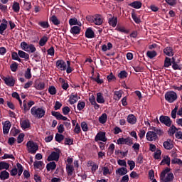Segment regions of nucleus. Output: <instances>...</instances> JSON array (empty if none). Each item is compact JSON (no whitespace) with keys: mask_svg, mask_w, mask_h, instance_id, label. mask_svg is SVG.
<instances>
[{"mask_svg":"<svg viewBox=\"0 0 182 182\" xmlns=\"http://www.w3.org/2000/svg\"><path fill=\"white\" fill-rule=\"evenodd\" d=\"M31 114L35 119H42L46 114V110L43 107L34 106L31 109Z\"/></svg>","mask_w":182,"mask_h":182,"instance_id":"1","label":"nucleus"},{"mask_svg":"<svg viewBox=\"0 0 182 182\" xmlns=\"http://www.w3.org/2000/svg\"><path fill=\"white\" fill-rule=\"evenodd\" d=\"M169 168H166L160 175V180H161L163 182H173V180H174V174L173 173L170 172Z\"/></svg>","mask_w":182,"mask_h":182,"instance_id":"2","label":"nucleus"},{"mask_svg":"<svg viewBox=\"0 0 182 182\" xmlns=\"http://www.w3.org/2000/svg\"><path fill=\"white\" fill-rule=\"evenodd\" d=\"M87 19L91 23H95V25H102L103 23V18L102 16L97 14L95 16H88Z\"/></svg>","mask_w":182,"mask_h":182,"instance_id":"3","label":"nucleus"},{"mask_svg":"<svg viewBox=\"0 0 182 182\" xmlns=\"http://www.w3.org/2000/svg\"><path fill=\"white\" fill-rule=\"evenodd\" d=\"M26 146L28 153H31V154H35V153H36L39 149L38 144L33 142V141H28Z\"/></svg>","mask_w":182,"mask_h":182,"instance_id":"4","label":"nucleus"},{"mask_svg":"<svg viewBox=\"0 0 182 182\" xmlns=\"http://www.w3.org/2000/svg\"><path fill=\"white\" fill-rule=\"evenodd\" d=\"M165 100L168 103H173V102L177 100V93H176L174 91H169L166 92Z\"/></svg>","mask_w":182,"mask_h":182,"instance_id":"5","label":"nucleus"},{"mask_svg":"<svg viewBox=\"0 0 182 182\" xmlns=\"http://www.w3.org/2000/svg\"><path fill=\"white\" fill-rule=\"evenodd\" d=\"M21 49L25 50V52H31V53H33L36 52V48L33 44H28L26 42H22L21 43Z\"/></svg>","mask_w":182,"mask_h":182,"instance_id":"6","label":"nucleus"},{"mask_svg":"<svg viewBox=\"0 0 182 182\" xmlns=\"http://www.w3.org/2000/svg\"><path fill=\"white\" fill-rule=\"evenodd\" d=\"M16 167L17 168H14L10 172L11 176H16V174H18V176L22 175V173H23V167L22 166V165L19 163H17Z\"/></svg>","mask_w":182,"mask_h":182,"instance_id":"7","label":"nucleus"},{"mask_svg":"<svg viewBox=\"0 0 182 182\" xmlns=\"http://www.w3.org/2000/svg\"><path fill=\"white\" fill-rule=\"evenodd\" d=\"M117 144H128V146H132L133 144V139L130 137L127 138H119L117 140Z\"/></svg>","mask_w":182,"mask_h":182,"instance_id":"8","label":"nucleus"},{"mask_svg":"<svg viewBox=\"0 0 182 182\" xmlns=\"http://www.w3.org/2000/svg\"><path fill=\"white\" fill-rule=\"evenodd\" d=\"M159 121L161 122V123H163L164 124H165V126H167L168 127H171V124H173L171 119H170L167 116H161L159 118Z\"/></svg>","mask_w":182,"mask_h":182,"instance_id":"9","label":"nucleus"},{"mask_svg":"<svg viewBox=\"0 0 182 182\" xmlns=\"http://www.w3.org/2000/svg\"><path fill=\"white\" fill-rule=\"evenodd\" d=\"M157 139H159V136L155 132L149 131L146 133V140H148V141H156Z\"/></svg>","mask_w":182,"mask_h":182,"instance_id":"10","label":"nucleus"},{"mask_svg":"<svg viewBox=\"0 0 182 182\" xmlns=\"http://www.w3.org/2000/svg\"><path fill=\"white\" fill-rule=\"evenodd\" d=\"M95 141H107V138L106 137V133L103 132H100L97 134L95 138Z\"/></svg>","mask_w":182,"mask_h":182,"instance_id":"11","label":"nucleus"},{"mask_svg":"<svg viewBox=\"0 0 182 182\" xmlns=\"http://www.w3.org/2000/svg\"><path fill=\"white\" fill-rule=\"evenodd\" d=\"M56 68L60 70H66V63L63 60L56 61Z\"/></svg>","mask_w":182,"mask_h":182,"instance_id":"12","label":"nucleus"},{"mask_svg":"<svg viewBox=\"0 0 182 182\" xmlns=\"http://www.w3.org/2000/svg\"><path fill=\"white\" fill-rule=\"evenodd\" d=\"M59 160V154L58 152L53 151L48 157V161H58Z\"/></svg>","mask_w":182,"mask_h":182,"instance_id":"13","label":"nucleus"},{"mask_svg":"<svg viewBox=\"0 0 182 182\" xmlns=\"http://www.w3.org/2000/svg\"><path fill=\"white\" fill-rule=\"evenodd\" d=\"M11 129V122L6 121L3 124V133L4 134H8Z\"/></svg>","mask_w":182,"mask_h":182,"instance_id":"14","label":"nucleus"},{"mask_svg":"<svg viewBox=\"0 0 182 182\" xmlns=\"http://www.w3.org/2000/svg\"><path fill=\"white\" fill-rule=\"evenodd\" d=\"M3 80H4L6 85H7V86H15V80H14L13 77H4Z\"/></svg>","mask_w":182,"mask_h":182,"instance_id":"15","label":"nucleus"},{"mask_svg":"<svg viewBox=\"0 0 182 182\" xmlns=\"http://www.w3.org/2000/svg\"><path fill=\"white\" fill-rule=\"evenodd\" d=\"M164 53H165L166 56H173L174 55V50L171 47H166L164 49Z\"/></svg>","mask_w":182,"mask_h":182,"instance_id":"16","label":"nucleus"},{"mask_svg":"<svg viewBox=\"0 0 182 182\" xmlns=\"http://www.w3.org/2000/svg\"><path fill=\"white\" fill-rule=\"evenodd\" d=\"M127 122L129 124H136L137 122V118L133 114H129L127 117Z\"/></svg>","mask_w":182,"mask_h":182,"instance_id":"17","label":"nucleus"},{"mask_svg":"<svg viewBox=\"0 0 182 182\" xmlns=\"http://www.w3.org/2000/svg\"><path fill=\"white\" fill-rule=\"evenodd\" d=\"M87 167H92L91 170H92V173H95V171H96V170H97V168H99V166L97 164H96V163H95L92 161H89L87 162Z\"/></svg>","mask_w":182,"mask_h":182,"instance_id":"18","label":"nucleus"},{"mask_svg":"<svg viewBox=\"0 0 182 182\" xmlns=\"http://www.w3.org/2000/svg\"><path fill=\"white\" fill-rule=\"evenodd\" d=\"M164 147L166 150H171L173 149V142L171 141V139H167V141L164 142Z\"/></svg>","mask_w":182,"mask_h":182,"instance_id":"19","label":"nucleus"},{"mask_svg":"<svg viewBox=\"0 0 182 182\" xmlns=\"http://www.w3.org/2000/svg\"><path fill=\"white\" fill-rule=\"evenodd\" d=\"M34 87L36 90H43L45 89V82H36L34 84Z\"/></svg>","mask_w":182,"mask_h":182,"instance_id":"20","label":"nucleus"},{"mask_svg":"<svg viewBox=\"0 0 182 182\" xmlns=\"http://www.w3.org/2000/svg\"><path fill=\"white\" fill-rule=\"evenodd\" d=\"M128 5L129 6L134 8L135 9H140V8H141V2L139 1H134L132 3L129 4Z\"/></svg>","mask_w":182,"mask_h":182,"instance_id":"21","label":"nucleus"},{"mask_svg":"<svg viewBox=\"0 0 182 182\" xmlns=\"http://www.w3.org/2000/svg\"><path fill=\"white\" fill-rule=\"evenodd\" d=\"M116 174L118 176H124L125 174H127V168H119L117 169Z\"/></svg>","mask_w":182,"mask_h":182,"instance_id":"22","label":"nucleus"},{"mask_svg":"<svg viewBox=\"0 0 182 182\" xmlns=\"http://www.w3.org/2000/svg\"><path fill=\"white\" fill-rule=\"evenodd\" d=\"M79 100L77 97V95H71L69 98V103L70 105H75Z\"/></svg>","mask_w":182,"mask_h":182,"instance_id":"23","label":"nucleus"},{"mask_svg":"<svg viewBox=\"0 0 182 182\" xmlns=\"http://www.w3.org/2000/svg\"><path fill=\"white\" fill-rule=\"evenodd\" d=\"M21 126L22 129H29L31 127V122L28 119L21 121Z\"/></svg>","mask_w":182,"mask_h":182,"instance_id":"24","label":"nucleus"},{"mask_svg":"<svg viewBox=\"0 0 182 182\" xmlns=\"http://www.w3.org/2000/svg\"><path fill=\"white\" fill-rule=\"evenodd\" d=\"M113 48V44L112 43H108L107 45L104 44L102 46V52H107V50H110Z\"/></svg>","mask_w":182,"mask_h":182,"instance_id":"25","label":"nucleus"},{"mask_svg":"<svg viewBox=\"0 0 182 182\" xmlns=\"http://www.w3.org/2000/svg\"><path fill=\"white\" fill-rule=\"evenodd\" d=\"M109 23L113 28H116V25H117V17H112L109 18Z\"/></svg>","mask_w":182,"mask_h":182,"instance_id":"26","label":"nucleus"},{"mask_svg":"<svg viewBox=\"0 0 182 182\" xmlns=\"http://www.w3.org/2000/svg\"><path fill=\"white\" fill-rule=\"evenodd\" d=\"M0 178L1 180H8L9 178V173L6 171H3L0 173Z\"/></svg>","mask_w":182,"mask_h":182,"instance_id":"27","label":"nucleus"},{"mask_svg":"<svg viewBox=\"0 0 182 182\" xmlns=\"http://www.w3.org/2000/svg\"><path fill=\"white\" fill-rule=\"evenodd\" d=\"M71 33L73 35H79L80 33V28L77 26H75L70 29Z\"/></svg>","mask_w":182,"mask_h":182,"instance_id":"28","label":"nucleus"},{"mask_svg":"<svg viewBox=\"0 0 182 182\" xmlns=\"http://www.w3.org/2000/svg\"><path fill=\"white\" fill-rule=\"evenodd\" d=\"M85 36L86 38H89L90 39H92V38H95V32H93L91 28H87L85 32Z\"/></svg>","mask_w":182,"mask_h":182,"instance_id":"29","label":"nucleus"},{"mask_svg":"<svg viewBox=\"0 0 182 182\" xmlns=\"http://www.w3.org/2000/svg\"><path fill=\"white\" fill-rule=\"evenodd\" d=\"M48 41H49V38H48V36H43L39 41L40 46H45Z\"/></svg>","mask_w":182,"mask_h":182,"instance_id":"30","label":"nucleus"},{"mask_svg":"<svg viewBox=\"0 0 182 182\" xmlns=\"http://www.w3.org/2000/svg\"><path fill=\"white\" fill-rule=\"evenodd\" d=\"M97 103H105V97H103V94L102 92H98L97 94Z\"/></svg>","mask_w":182,"mask_h":182,"instance_id":"31","label":"nucleus"},{"mask_svg":"<svg viewBox=\"0 0 182 182\" xmlns=\"http://www.w3.org/2000/svg\"><path fill=\"white\" fill-rule=\"evenodd\" d=\"M18 55L23 59H29V54L25 53V51L19 50L18 52Z\"/></svg>","mask_w":182,"mask_h":182,"instance_id":"32","label":"nucleus"},{"mask_svg":"<svg viewBox=\"0 0 182 182\" xmlns=\"http://www.w3.org/2000/svg\"><path fill=\"white\" fill-rule=\"evenodd\" d=\"M46 168L48 171H50V170H55V168H56V163L54 161L50 162L47 164Z\"/></svg>","mask_w":182,"mask_h":182,"instance_id":"33","label":"nucleus"},{"mask_svg":"<svg viewBox=\"0 0 182 182\" xmlns=\"http://www.w3.org/2000/svg\"><path fill=\"white\" fill-rule=\"evenodd\" d=\"M24 77L28 80L32 77V72L30 68H27V70L25 71Z\"/></svg>","mask_w":182,"mask_h":182,"instance_id":"34","label":"nucleus"},{"mask_svg":"<svg viewBox=\"0 0 182 182\" xmlns=\"http://www.w3.org/2000/svg\"><path fill=\"white\" fill-rule=\"evenodd\" d=\"M177 130L178 129H177V127H176V126L171 125L168 129L169 136H174V134L176 133V132H177Z\"/></svg>","mask_w":182,"mask_h":182,"instance_id":"35","label":"nucleus"},{"mask_svg":"<svg viewBox=\"0 0 182 182\" xmlns=\"http://www.w3.org/2000/svg\"><path fill=\"white\" fill-rule=\"evenodd\" d=\"M122 90L115 91L114 92V99L115 100H120V99H122Z\"/></svg>","mask_w":182,"mask_h":182,"instance_id":"36","label":"nucleus"},{"mask_svg":"<svg viewBox=\"0 0 182 182\" xmlns=\"http://www.w3.org/2000/svg\"><path fill=\"white\" fill-rule=\"evenodd\" d=\"M107 120V114L105 113L102 114V116L99 118L100 123H102V124H105Z\"/></svg>","mask_w":182,"mask_h":182,"instance_id":"37","label":"nucleus"},{"mask_svg":"<svg viewBox=\"0 0 182 182\" xmlns=\"http://www.w3.org/2000/svg\"><path fill=\"white\" fill-rule=\"evenodd\" d=\"M171 160L170 159V157L168 156H164L163 160L161 162V165L163 166L164 164H167V166H170V161Z\"/></svg>","mask_w":182,"mask_h":182,"instance_id":"38","label":"nucleus"},{"mask_svg":"<svg viewBox=\"0 0 182 182\" xmlns=\"http://www.w3.org/2000/svg\"><path fill=\"white\" fill-rule=\"evenodd\" d=\"M23 9L26 10V11H29L31 8H32V4L29 2H26V1L25 0H23Z\"/></svg>","mask_w":182,"mask_h":182,"instance_id":"39","label":"nucleus"},{"mask_svg":"<svg viewBox=\"0 0 182 182\" xmlns=\"http://www.w3.org/2000/svg\"><path fill=\"white\" fill-rule=\"evenodd\" d=\"M50 21H51V22H53L54 25H60V21H59V19H58V17H56L55 16H51Z\"/></svg>","mask_w":182,"mask_h":182,"instance_id":"40","label":"nucleus"},{"mask_svg":"<svg viewBox=\"0 0 182 182\" xmlns=\"http://www.w3.org/2000/svg\"><path fill=\"white\" fill-rule=\"evenodd\" d=\"M146 56H148V58H149V59H153V58H156V56H157V53L154 50L147 51Z\"/></svg>","mask_w":182,"mask_h":182,"instance_id":"41","label":"nucleus"},{"mask_svg":"<svg viewBox=\"0 0 182 182\" xmlns=\"http://www.w3.org/2000/svg\"><path fill=\"white\" fill-rule=\"evenodd\" d=\"M12 9L16 13L19 12V10L21 9V7L19 6V3L14 2L13 6H12Z\"/></svg>","mask_w":182,"mask_h":182,"instance_id":"42","label":"nucleus"},{"mask_svg":"<svg viewBox=\"0 0 182 182\" xmlns=\"http://www.w3.org/2000/svg\"><path fill=\"white\" fill-rule=\"evenodd\" d=\"M9 168V164L6 162H0V170H8Z\"/></svg>","mask_w":182,"mask_h":182,"instance_id":"43","label":"nucleus"},{"mask_svg":"<svg viewBox=\"0 0 182 182\" xmlns=\"http://www.w3.org/2000/svg\"><path fill=\"white\" fill-rule=\"evenodd\" d=\"M6 28H8V24L1 23L0 25V35H4V31H6Z\"/></svg>","mask_w":182,"mask_h":182,"instance_id":"44","label":"nucleus"},{"mask_svg":"<svg viewBox=\"0 0 182 182\" xmlns=\"http://www.w3.org/2000/svg\"><path fill=\"white\" fill-rule=\"evenodd\" d=\"M38 25L43 28V29H48L49 28V23L48 21H40L38 22Z\"/></svg>","mask_w":182,"mask_h":182,"instance_id":"45","label":"nucleus"},{"mask_svg":"<svg viewBox=\"0 0 182 182\" xmlns=\"http://www.w3.org/2000/svg\"><path fill=\"white\" fill-rule=\"evenodd\" d=\"M132 18L136 23H140V22H141L140 18L139 17H137V15H136L135 12L132 13Z\"/></svg>","mask_w":182,"mask_h":182,"instance_id":"46","label":"nucleus"},{"mask_svg":"<svg viewBox=\"0 0 182 182\" xmlns=\"http://www.w3.org/2000/svg\"><path fill=\"white\" fill-rule=\"evenodd\" d=\"M178 111V107L176 106L175 108L171 111V116L172 119H176Z\"/></svg>","mask_w":182,"mask_h":182,"instance_id":"47","label":"nucleus"},{"mask_svg":"<svg viewBox=\"0 0 182 182\" xmlns=\"http://www.w3.org/2000/svg\"><path fill=\"white\" fill-rule=\"evenodd\" d=\"M66 170L68 176H72L73 174V166L72 165H67Z\"/></svg>","mask_w":182,"mask_h":182,"instance_id":"48","label":"nucleus"},{"mask_svg":"<svg viewBox=\"0 0 182 182\" xmlns=\"http://www.w3.org/2000/svg\"><path fill=\"white\" fill-rule=\"evenodd\" d=\"M127 75L128 74L127 72H126V70H122L118 74V77H119V79H124L127 77Z\"/></svg>","mask_w":182,"mask_h":182,"instance_id":"49","label":"nucleus"},{"mask_svg":"<svg viewBox=\"0 0 182 182\" xmlns=\"http://www.w3.org/2000/svg\"><path fill=\"white\" fill-rule=\"evenodd\" d=\"M60 82L63 83L62 87L64 90H68V87H69V84L68 82H65V80L63 78H60Z\"/></svg>","mask_w":182,"mask_h":182,"instance_id":"50","label":"nucleus"},{"mask_svg":"<svg viewBox=\"0 0 182 182\" xmlns=\"http://www.w3.org/2000/svg\"><path fill=\"white\" fill-rule=\"evenodd\" d=\"M65 139V136L60 134H56L55 135V141H58V143H60L62 140Z\"/></svg>","mask_w":182,"mask_h":182,"instance_id":"51","label":"nucleus"},{"mask_svg":"<svg viewBox=\"0 0 182 182\" xmlns=\"http://www.w3.org/2000/svg\"><path fill=\"white\" fill-rule=\"evenodd\" d=\"M116 31L122 32V33H129V30L126 29L124 27H117Z\"/></svg>","mask_w":182,"mask_h":182,"instance_id":"52","label":"nucleus"},{"mask_svg":"<svg viewBox=\"0 0 182 182\" xmlns=\"http://www.w3.org/2000/svg\"><path fill=\"white\" fill-rule=\"evenodd\" d=\"M169 66H171V59L166 57L164 61V68H168Z\"/></svg>","mask_w":182,"mask_h":182,"instance_id":"53","label":"nucleus"},{"mask_svg":"<svg viewBox=\"0 0 182 182\" xmlns=\"http://www.w3.org/2000/svg\"><path fill=\"white\" fill-rule=\"evenodd\" d=\"M42 164H43V162L41 161H36L33 164L34 168H41V167H42Z\"/></svg>","mask_w":182,"mask_h":182,"instance_id":"54","label":"nucleus"},{"mask_svg":"<svg viewBox=\"0 0 182 182\" xmlns=\"http://www.w3.org/2000/svg\"><path fill=\"white\" fill-rule=\"evenodd\" d=\"M23 107L24 113H26V112H29V110H31V108H29V106L26 103V100L23 102Z\"/></svg>","mask_w":182,"mask_h":182,"instance_id":"55","label":"nucleus"},{"mask_svg":"<svg viewBox=\"0 0 182 182\" xmlns=\"http://www.w3.org/2000/svg\"><path fill=\"white\" fill-rule=\"evenodd\" d=\"M67 69H65L67 73H72L73 72V68L70 66V61H67Z\"/></svg>","mask_w":182,"mask_h":182,"instance_id":"56","label":"nucleus"},{"mask_svg":"<svg viewBox=\"0 0 182 182\" xmlns=\"http://www.w3.org/2000/svg\"><path fill=\"white\" fill-rule=\"evenodd\" d=\"M18 55V54L16 52L12 53L11 54L12 59H14V60H18V62H21V58Z\"/></svg>","mask_w":182,"mask_h":182,"instance_id":"57","label":"nucleus"},{"mask_svg":"<svg viewBox=\"0 0 182 182\" xmlns=\"http://www.w3.org/2000/svg\"><path fill=\"white\" fill-rule=\"evenodd\" d=\"M85 102L80 101L77 105V108L79 110H83V109H85Z\"/></svg>","mask_w":182,"mask_h":182,"instance_id":"58","label":"nucleus"},{"mask_svg":"<svg viewBox=\"0 0 182 182\" xmlns=\"http://www.w3.org/2000/svg\"><path fill=\"white\" fill-rule=\"evenodd\" d=\"M172 164H178L179 166H182V161L180 159H173L171 160Z\"/></svg>","mask_w":182,"mask_h":182,"instance_id":"59","label":"nucleus"},{"mask_svg":"<svg viewBox=\"0 0 182 182\" xmlns=\"http://www.w3.org/2000/svg\"><path fill=\"white\" fill-rule=\"evenodd\" d=\"M154 157L156 159V160H159L160 157H161V151L159 149L156 150V151L154 153Z\"/></svg>","mask_w":182,"mask_h":182,"instance_id":"60","label":"nucleus"},{"mask_svg":"<svg viewBox=\"0 0 182 182\" xmlns=\"http://www.w3.org/2000/svg\"><path fill=\"white\" fill-rule=\"evenodd\" d=\"M127 164H128V166H129L130 170H133V168H134V167H136V163L134 161L128 160Z\"/></svg>","mask_w":182,"mask_h":182,"instance_id":"61","label":"nucleus"},{"mask_svg":"<svg viewBox=\"0 0 182 182\" xmlns=\"http://www.w3.org/2000/svg\"><path fill=\"white\" fill-rule=\"evenodd\" d=\"M69 24L70 25V26H73V25H79V23H77V18H70L69 20Z\"/></svg>","mask_w":182,"mask_h":182,"instance_id":"62","label":"nucleus"},{"mask_svg":"<svg viewBox=\"0 0 182 182\" xmlns=\"http://www.w3.org/2000/svg\"><path fill=\"white\" fill-rule=\"evenodd\" d=\"M48 92L50 95H56V88L55 87V86H50L48 88Z\"/></svg>","mask_w":182,"mask_h":182,"instance_id":"63","label":"nucleus"},{"mask_svg":"<svg viewBox=\"0 0 182 182\" xmlns=\"http://www.w3.org/2000/svg\"><path fill=\"white\" fill-rule=\"evenodd\" d=\"M81 129L83 132H87L88 127H87V124L85 122L81 123Z\"/></svg>","mask_w":182,"mask_h":182,"instance_id":"64","label":"nucleus"}]
</instances>
